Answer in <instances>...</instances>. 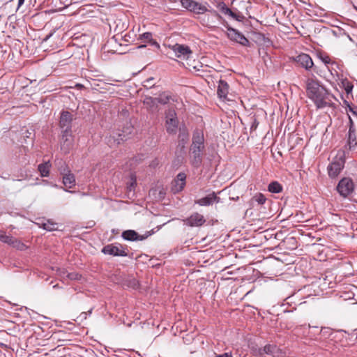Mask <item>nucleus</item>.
I'll return each instance as SVG.
<instances>
[{
  "label": "nucleus",
  "mask_w": 357,
  "mask_h": 357,
  "mask_svg": "<svg viewBox=\"0 0 357 357\" xmlns=\"http://www.w3.org/2000/svg\"><path fill=\"white\" fill-rule=\"evenodd\" d=\"M143 103L146 108L151 112H154L158 109V101L156 98L146 96L143 100Z\"/></svg>",
  "instance_id": "nucleus-20"
},
{
  "label": "nucleus",
  "mask_w": 357,
  "mask_h": 357,
  "mask_svg": "<svg viewBox=\"0 0 357 357\" xmlns=\"http://www.w3.org/2000/svg\"><path fill=\"white\" fill-rule=\"evenodd\" d=\"M227 8V6L224 2H220L217 5V8L222 13Z\"/></svg>",
  "instance_id": "nucleus-38"
},
{
  "label": "nucleus",
  "mask_w": 357,
  "mask_h": 357,
  "mask_svg": "<svg viewBox=\"0 0 357 357\" xmlns=\"http://www.w3.org/2000/svg\"><path fill=\"white\" fill-rule=\"evenodd\" d=\"M156 98L158 103H160L162 105L168 103L170 101V100L172 99V96L167 93H162L160 94L159 96Z\"/></svg>",
  "instance_id": "nucleus-28"
},
{
  "label": "nucleus",
  "mask_w": 357,
  "mask_h": 357,
  "mask_svg": "<svg viewBox=\"0 0 357 357\" xmlns=\"http://www.w3.org/2000/svg\"><path fill=\"white\" fill-rule=\"evenodd\" d=\"M141 39L144 40L146 41H151L152 40V34L150 32L144 33L141 35Z\"/></svg>",
  "instance_id": "nucleus-35"
},
{
  "label": "nucleus",
  "mask_w": 357,
  "mask_h": 357,
  "mask_svg": "<svg viewBox=\"0 0 357 357\" xmlns=\"http://www.w3.org/2000/svg\"><path fill=\"white\" fill-rule=\"evenodd\" d=\"M138 282L135 279H132L130 280V283L128 284L129 287L133 288V289H136L138 287Z\"/></svg>",
  "instance_id": "nucleus-39"
},
{
  "label": "nucleus",
  "mask_w": 357,
  "mask_h": 357,
  "mask_svg": "<svg viewBox=\"0 0 357 357\" xmlns=\"http://www.w3.org/2000/svg\"><path fill=\"white\" fill-rule=\"evenodd\" d=\"M73 146V138L70 130H63L61 139V149L68 153Z\"/></svg>",
  "instance_id": "nucleus-9"
},
{
  "label": "nucleus",
  "mask_w": 357,
  "mask_h": 357,
  "mask_svg": "<svg viewBox=\"0 0 357 357\" xmlns=\"http://www.w3.org/2000/svg\"><path fill=\"white\" fill-rule=\"evenodd\" d=\"M320 59L326 64H328V63H331V59L330 58L329 56H328L326 54L320 55Z\"/></svg>",
  "instance_id": "nucleus-36"
},
{
  "label": "nucleus",
  "mask_w": 357,
  "mask_h": 357,
  "mask_svg": "<svg viewBox=\"0 0 357 357\" xmlns=\"http://www.w3.org/2000/svg\"><path fill=\"white\" fill-rule=\"evenodd\" d=\"M181 6L195 14H204L208 11L206 6L194 0H181Z\"/></svg>",
  "instance_id": "nucleus-6"
},
{
  "label": "nucleus",
  "mask_w": 357,
  "mask_h": 357,
  "mask_svg": "<svg viewBox=\"0 0 357 357\" xmlns=\"http://www.w3.org/2000/svg\"><path fill=\"white\" fill-rule=\"evenodd\" d=\"M219 199L220 198L217 197L216 194L215 192H212L205 197L196 200L195 203L199 206H210L215 202H218Z\"/></svg>",
  "instance_id": "nucleus-17"
},
{
  "label": "nucleus",
  "mask_w": 357,
  "mask_h": 357,
  "mask_svg": "<svg viewBox=\"0 0 357 357\" xmlns=\"http://www.w3.org/2000/svg\"><path fill=\"white\" fill-rule=\"evenodd\" d=\"M227 36L230 40L236 41L243 46L249 45V40L241 33L233 28H228Z\"/></svg>",
  "instance_id": "nucleus-10"
},
{
  "label": "nucleus",
  "mask_w": 357,
  "mask_h": 357,
  "mask_svg": "<svg viewBox=\"0 0 357 357\" xmlns=\"http://www.w3.org/2000/svg\"><path fill=\"white\" fill-rule=\"evenodd\" d=\"M41 225V227L47 230V231H54L57 229V224L55 222H53L50 220H47L46 222H43L42 223H38Z\"/></svg>",
  "instance_id": "nucleus-25"
},
{
  "label": "nucleus",
  "mask_w": 357,
  "mask_h": 357,
  "mask_svg": "<svg viewBox=\"0 0 357 357\" xmlns=\"http://www.w3.org/2000/svg\"><path fill=\"white\" fill-rule=\"evenodd\" d=\"M73 121L72 114L68 111H63L61 114L59 126L63 130L71 131V124Z\"/></svg>",
  "instance_id": "nucleus-13"
},
{
  "label": "nucleus",
  "mask_w": 357,
  "mask_h": 357,
  "mask_svg": "<svg viewBox=\"0 0 357 357\" xmlns=\"http://www.w3.org/2000/svg\"><path fill=\"white\" fill-rule=\"evenodd\" d=\"M52 167V164L50 161L43 162L38 165V169L42 177H47L50 174V169Z\"/></svg>",
  "instance_id": "nucleus-23"
},
{
  "label": "nucleus",
  "mask_w": 357,
  "mask_h": 357,
  "mask_svg": "<svg viewBox=\"0 0 357 357\" xmlns=\"http://www.w3.org/2000/svg\"><path fill=\"white\" fill-rule=\"evenodd\" d=\"M186 176L184 173H179L172 182V191L176 194L183 190L185 185Z\"/></svg>",
  "instance_id": "nucleus-12"
},
{
  "label": "nucleus",
  "mask_w": 357,
  "mask_h": 357,
  "mask_svg": "<svg viewBox=\"0 0 357 357\" xmlns=\"http://www.w3.org/2000/svg\"><path fill=\"white\" fill-rule=\"evenodd\" d=\"M347 145L349 149H354L357 145L356 128L352 120L349 118V128L348 132Z\"/></svg>",
  "instance_id": "nucleus-15"
},
{
  "label": "nucleus",
  "mask_w": 357,
  "mask_h": 357,
  "mask_svg": "<svg viewBox=\"0 0 357 357\" xmlns=\"http://www.w3.org/2000/svg\"><path fill=\"white\" fill-rule=\"evenodd\" d=\"M10 245L20 250H24L26 248L25 244L14 238H13V243L10 244Z\"/></svg>",
  "instance_id": "nucleus-30"
},
{
  "label": "nucleus",
  "mask_w": 357,
  "mask_h": 357,
  "mask_svg": "<svg viewBox=\"0 0 357 357\" xmlns=\"http://www.w3.org/2000/svg\"><path fill=\"white\" fill-rule=\"evenodd\" d=\"M66 277L71 280H79L81 279V275L77 273H69L67 274Z\"/></svg>",
  "instance_id": "nucleus-33"
},
{
  "label": "nucleus",
  "mask_w": 357,
  "mask_h": 357,
  "mask_svg": "<svg viewBox=\"0 0 357 357\" xmlns=\"http://www.w3.org/2000/svg\"><path fill=\"white\" fill-rule=\"evenodd\" d=\"M296 61L300 66L305 68L306 70L311 69L314 64L310 55L304 53L297 56Z\"/></svg>",
  "instance_id": "nucleus-16"
},
{
  "label": "nucleus",
  "mask_w": 357,
  "mask_h": 357,
  "mask_svg": "<svg viewBox=\"0 0 357 357\" xmlns=\"http://www.w3.org/2000/svg\"><path fill=\"white\" fill-rule=\"evenodd\" d=\"M0 241L10 245L13 243V237L6 235L3 231L0 235Z\"/></svg>",
  "instance_id": "nucleus-31"
},
{
  "label": "nucleus",
  "mask_w": 357,
  "mask_h": 357,
  "mask_svg": "<svg viewBox=\"0 0 357 357\" xmlns=\"http://www.w3.org/2000/svg\"><path fill=\"white\" fill-rule=\"evenodd\" d=\"M344 89L347 93H349L352 91L353 85L350 82L347 81L346 84H344Z\"/></svg>",
  "instance_id": "nucleus-37"
},
{
  "label": "nucleus",
  "mask_w": 357,
  "mask_h": 357,
  "mask_svg": "<svg viewBox=\"0 0 357 357\" xmlns=\"http://www.w3.org/2000/svg\"><path fill=\"white\" fill-rule=\"evenodd\" d=\"M215 357H233L231 352L216 355Z\"/></svg>",
  "instance_id": "nucleus-42"
},
{
  "label": "nucleus",
  "mask_w": 357,
  "mask_h": 357,
  "mask_svg": "<svg viewBox=\"0 0 357 357\" xmlns=\"http://www.w3.org/2000/svg\"><path fill=\"white\" fill-rule=\"evenodd\" d=\"M336 188L342 197H347L352 193L354 185L351 178H343L339 181Z\"/></svg>",
  "instance_id": "nucleus-7"
},
{
  "label": "nucleus",
  "mask_w": 357,
  "mask_h": 357,
  "mask_svg": "<svg viewBox=\"0 0 357 357\" xmlns=\"http://www.w3.org/2000/svg\"><path fill=\"white\" fill-rule=\"evenodd\" d=\"M178 120L174 109L169 108L165 112V128L169 134H175L177 131Z\"/></svg>",
  "instance_id": "nucleus-2"
},
{
  "label": "nucleus",
  "mask_w": 357,
  "mask_h": 357,
  "mask_svg": "<svg viewBox=\"0 0 357 357\" xmlns=\"http://www.w3.org/2000/svg\"><path fill=\"white\" fill-rule=\"evenodd\" d=\"M167 47L174 52L176 57L181 60H188L192 56V51L186 45L176 43L168 45Z\"/></svg>",
  "instance_id": "nucleus-3"
},
{
  "label": "nucleus",
  "mask_w": 357,
  "mask_h": 357,
  "mask_svg": "<svg viewBox=\"0 0 357 357\" xmlns=\"http://www.w3.org/2000/svg\"><path fill=\"white\" fill-rule=\"evenodd\" d=\"M204 149V146L192 145L190 151L192 153L191 163L194 167H199L202 162L201 152Z\"/></svg>",
  "instance_id": "nucleus-14"
},
{
  "label": "nucleus",
  "mask_w": 357,
  "mask_h": 357,
  "mask_svg": "<svg viewBox=\"0 0 357 357\" xmlns=\"http://www.w3.org/2000/svg\"><path fill=\"white\" fill-rule=\"evenodd\" d=\"M127 129H128V132L126 133L124 131H123L122 134H119V137H120L121 138L116 139L118 144H120V141L124 140V138H126L127 134L131 132V130L132 129V128L131 126H130Z\"/></svg>",
  "instance_id": "nucleus-34"
},
{
  "label": "nucleus",
  "mask_w": 357,
  "mask_h": 357,
  "mask_svg": "<svg viewBox=\"0 0 357 357\" xmlns=\"http://www.w3.org/2000/svg\"><path fill=\"white\" fill-rule=\"evenodd\" d=\"M257 354L259 356L267 354L273 357H285L286 356L285 352L275 344H266L263 348H259Z\"/></svg>",
  "instance_id": "nucleus-8"
},
{
  "label": "nucleus",
  "mask_w": 357,
  "mask_h": 357,
  "mask_svg": "<svg viewBox=\"0 0 357 357\" xmlns=\"http://www.w3.org/2000/svg\"><path fill=\"white\" fill-rule=\"evenodd\" d=\"M207 12L211 13L212 16H210L208 15H206L202 19V24L204 26H208V27H214V26H215V22L213 20V17H215L220 20V19H222L221 15L216 10H208Z\"/></svg>",
  "instance_id": "nucleus-18"
},
{
  "label": "nucleus",
  "mask_w": 357,
  "mask_h": 357,
  "mask_svg": "<svg viewBox=\"0 0 357 357\" xmlns=\"http://www.w3.org/2000/svg\"><path fill=\"white\" fill-rule=\"evenodd\" d=\"M153 43L155 44L158 47H159V44H158L156 42H154Z\"/></svg>",
  "instance_id": "nucleus-45"
},
{
  "label": "nucleus",
  "mask_w": 357,
  "mask_h": 357,
  "mask_svg": "<svg viewBox=\"0 0 357 357\" xmlns=\"http://www.w3.org/2000/svg\"><path fill=\"white\" fill-rule=\"evenodd\" d=\"M24 3V0H18L17 9L20 8Z\"/></svg>",
  "instance_id": "nucleus-43"
},
{
  "label": "nucleus",
  "mask_w": 357,
  "mask_h": 357,
  "mask_svg": "<svg viewBox=\"0 0 357 357\" xmlns=\"http://www.w3.org/2000/svg\"><path fill=\"white\" fill-rule=\"evenodd\" d=\"M194 146H204V137L199 132H196L194 133L192 137V144Z\"/></svg>",
  "instance_id": "nucleus-24"
},
{
  "label": "nucleus",
  "mask_w": 357,
  "mask_h": 357,
  "mask_svg": "<svg viewBox=\"0 0 357 357\" xmlns=\"http://www.w3.org/2000/svg\"><path fill=\"white\" fill-rule=\"evenodd\" d=\"M56 165L58 167V170L59 171L60 174L62 175H63L70 171L69 169L68 165L62 160H56Z\"/></svg>",
  "instance_id": "nucleus-26"
},
{
  "label": "nucleus",
  "mask_w": 357,
  "mask_h": 357,
  "mask_svg": "<svg viewBox=\"0 0 357 357\" xmlns=\"http://www.w3.org/2000/svg\"><path fill=\"white\" fill-rule=\"evenodd\" d=\"M183 222L184 224L190 227H200L205 223L206 220L202 215L194 213L190 217L183 220Z\"/></svg>",
  "instance_id": "nucleus-11"
},
{
  "label": "nucleus",
  "mask_w": 357,
  "mask_h": 357,
  "mask_svg": "<svg viewBox=\"0 0 357 357\" xmlns=\"http://www.w3.org/2000/svg\"><path fill=\"white\" fill-rule=\"evenodd\" d=\"M91 311H92V310H90L87 312H84L81 313L80 317L82 319H86L87 317V315L91 314Z\"/></svg>",
  "instance_id": "nucleus-41"
},
{
  "label": "nucleus",
  "mask_w": 357,
  "mask_h": 357,
  "mask_svg": "<svg viewBox=\"0 0 357 357\" xmlns=\"http://www.w3.org/2000/svg\"><path fill=\"white\" fill-rule=\"evenodd\" d=\"M348 107L349 111L357 116V106L348 105Z\"/></svg>",
  "instance_id": "nucleus-40"
},
{
  "label": "nucleus",
  "mask_w": 357,
  "mask_h": 357,
  "mask_svg": "<svg viewBox=\"0 0 357 357\" xmlns=\"http://www.w3.org/2000/svg\"><path fill=\"white\" fill-rule=\"evenodd\" d=\"M102 252L105 255L112 256L126 257L128 256L127 248L121 244H109L103 247Z\"/></svg>",
  "instance_id": "nucleus-5"
},
{
  "label": "nucleus",
  "mask_w": 357,
  "mask_h": 357,
  "mask_svg": "<svg viewBox=\"0 0 357 357\" xmlns=\"http://www.w3.org/2000/svg\"><path fill=\"white\" fill-rule=\"evenodd\" d=\"M218 95L221 98H226L229 93V85L224 80H220L217 90Z\"/></svg>",
  "instance_id": "nucleus-22"
},
{
  "label": "nucleus",
  "mask_w": 357,
  "mask_h": 357,
  "mask_svg": "<svg viewBox=\"0 0 357 357\" xmlns=\"http://www.w3.org/2000/svg\"><path fill=\"white\" fill-rule=\"evenodd\" d=\"M229 17L237 21L241 22L244 19V16L239 12H234L230 9V12L227 15Z\"/></svg>",
  "instance_id": "nucleus-29"
},
{
  "label": "nucleus",
  "mask_w": 357,
  "mask_h": 357,
  "mask_svg": "<svg viewBox=\"0 0 357 357\" xmlns=\"http://www.w3.org/2000/svg\"><path fill=\"white\" fill-rule=\"evenodd\" d=\"M356 10H357V8H356Z\"/></svg>",
  "instance_id": "nucleus-47"
},
{
  "label": "nucleus",
  "mask_w": 357,
  "mask_h": 357,
  "mask_svg": "<svg viewBox=\"0 0 357 357\" xmlns=\"http://www.w3.org/2000/svg\"><path fill=\"white\" fill-rule=\"evenodd\" d=\"M252 199L257 202L259 204H264L266 200L264 195L261 193L256 195Z\"/></svg>",
  "instance_id": "nucleus-32"
},
{
  "label": "nucleus",
  "mask_w": 357,
  "mask_h": 357,
  "mask_svg": "<svg viewBox=\"0 0 357 357\" xmlns=\"http://www.w3.org/2000/svg\"><path fill=\"white\" fill-rule=\"evenodd\" d=\"M345 158L343 153L338 154L328 167V176L335 178L344 167Z\"/></svg>",
  "instance_id": "nucleus-4"
},
{
  "label": "nucleus",
  "mask_w": 357,
  "mask_h": 357,
  "mask_svg": "<svg viewBox=\"0 0 357 357\" xmlns=\"http://www.w3.org/2000/svg\"><path fill=\"white\" fill-rule=\"evenodd\" d=\"M268 190L273 193H279L282 190V186L277 181L271 182L268 187Z\"/></svg>",
  "instance_id": "nucleus-27"
},
{
  "label": "nucleus",
  "mask_w": 357,
  "mask_h": 357,
  "mask_svg": "<svg viewBox=\"0 0 357 357\" xmlns=\"http://www.w3.org/2000/svg\"><path fill=\"white\" fill-rule=\"evenodd\" d=\"M306 92L307 97L314 102L319 109L331 106L332 104L333 95L316 79H307Z\"/></svg>",
  "instance_id": "nucleus-1"
},
{
  "label": "nucleus",
  "mask_w": 357,
  "mask_h": 357,
  "mask_svg": "<svg viewBox=\"0 0 357 357\" xmlns=\"http://www.w3.org/2000/svg\"><path fill=\"white\" fill-rule=\"evenodd\" d=\"M229 12H230V8L227 7L226 8V10H225L222 13L225 14V15H227Z\"/></svg>",
  "instance_id": "nucleus-44"
},
{
  "label": "nucleus",
  "mask_w": 357,
  "mask_h": 357,
  "mask_svg": "<svg viewBox=\"0 0 357 357\" xmlns=\"http://www.w3.org/2000/svg\"><path fill=\"white\" fill-rule=\"evenodd\" d=\"M122 237L127 241H142L145 236L139 235L134 230H126L122 233Z\"/></svg>",
  "instance_id": "nucleus-19"
},
{
  "label": "nucleus",
  "mask_w": 357,
  "mask_h": 357,
  "mask_svg": "<svg viewBox=\"0 0 357 357\" xmlns=\"http://www.w3.org/2000/svg\"><path fill=\"white\" fill-rule=\"evenodd\" d=\"M135 181H134V182H132V183H131L130 187H132V186L134 185V183H135Z\"/></svg>",
  "instance_id": "nucleus-46"
},
{
  "label": "nucleus",
  "mask_w": 357,
  "mask_h": 357,
  "mask_svg": "<svg viewBox=\"0 0 357 357\" xmlns=\"http://www.w3.org/2000/svg\"><path fill=\"white\" fill-rule=\"evenodd\" d=\"M63 183L67 188H73L75 184V178L73 174L70 172L63 175Z\"/></svg>",
  "instance_id": "nucleus-21"
}]
</instances>
